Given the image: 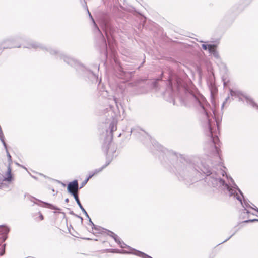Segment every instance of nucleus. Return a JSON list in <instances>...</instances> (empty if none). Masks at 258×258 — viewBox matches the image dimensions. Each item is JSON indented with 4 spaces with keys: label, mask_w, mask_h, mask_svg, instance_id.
<instances>
[{
    "label": "nucleus",
    "mask_w": 258,
    "mask_h": 258,
    "mask_svg": "<svg viewBox=\"0 0 258 258\" xmlns=\"http://www.w3.org/2000/svg\"><path fill=\"white\" fill-rule=\"evenodd\" d=\"M208 126L210 132L213 142L211 143V150L214 152L215 163V165L218 166L219 168L218 171L211 170L209 168L203 166L201 169V171L206 175V181L209 186L216 188L220 191L228 194L229 196L233 197L238 200L244 208L247 213H250L247 209L248 207L254 209L244 200L242 202L243 196L240 190L237 188L232 178L229 177L226 173V168L222 165V160L220 154V150L217 146L218 141L217 134H214V130L211 122L208 119Z\"/></svg>",
    "instance_id": "1"
},
{
    "label": "nucleus",
    "mask_w": 258,
    "mask_h": 258,
    "mask_svg": "<svg viewBox=\"0 0 258 258\" xmlns=\"http://www.w3.org/2000/svg\"><path fill=\"white\" fill-rule=\"evenodd\" d=\"M202 47L204 50H208L210 53L212 54L215 57L218 58L219 55L216 50V46L214 45L202 44Z\"/></svg>",
    "instance_id": "3"
},
{
    "label": "nucleus",
    "mask_w": 258,
    "mask_h": 258,
    "mask_svg": "<svg viewBox=\"0 0 258 258\" xmlns=\"http://www.w3.org/2000/svg\"><path fill=\"white\" fill-rule=\"evenodd\" d=\"M236 98H238L240 101H245L248 105L258 111V105L246 93L236 90Z\"/></svg>",
    "instance_id": "2"
},
{
    "label": "nucleus",
    "mask_w": 258,
    "mask_h": 258,
    "mask_svg": "<svg viewBox=\"0 0 258 258\" xmlns=\"http://www.w3.org/2000/svg\"><path fill=\"white\" fill-rule=\"evenodd\" d=\"M257 211L258 212V210H257Z\"/></svg>",
    "instance_id": "30"
},
{
    "label": "nucleus",
    "mask_w": 258,
    "mask_h": 258,
    "mask_svg": "<svg viewBox=\"0 0 258 258\" xmlns=\"http://www.w3.org/2000/svg\"><path fill=\"white\" fill-rule=\"evenodd\" d=\"M87 183H85V180L82 183V185L80 188H82L85 184H86Z\"/></svg>",
    "instance_id": "22"
},
{
    "label": "nucleus",
    "mask_w": 258,
    "mask_h": 258,
    "mask_svg": "<svg viewBox=\"0 0 258 258\" xmlns=\"http://www.w3.org/2000/svg\"><path fill=\"white\" fill-rule=\"evenodd\" d=\"M88 14H89V16L90 18L91 19V20H92V21H93V23H94V25H95V26L96 27L98 31H99V30L98 28V27H97V26L96 25L95 22V21H94V19H93V17H92V16L91 14L89 13V12L88 11Z\"/></svg>",
    "instance_id": "17"
},
{
    "label": "nucleus",
    "mask_w": 258,
    "mask_h": 258,
    "mask_svg": "<svg viewBox=\"0 0 258 258\" xmlns=\"http://www.w3.org/2000/svg\"><path fill=\"white\" fill-rule=\"evenodd\" d=\"M3 185V183H1V186H2Z\"/></svg>",
    "instance_id": "25"
},
{
    "label": "nucleus",
    "mask_w": 258,
    "mask_h": 258,
    "mask_svg": "<svg viewBox=\"0 0 258 258\" xmlns=\"http://www.w3.org/2000/svg\"><path fill=\"white\" fill-rule=\"evenodd\" d=\"M5 148L6 149V152H7V156H8V159H9V164L10 163V164H11L12 163V161H11V156L10 155V154H9V153L8 152L7 149V146L6 145V147L5 146V145L3 144Z\"/></svg>",
    "instance_id": "12"
},
{
    "label": "nucleus",
    "mask_w": 258,
    "mask_h": 258,
    "mask_svg": "<svg viewBox=\"0 0 258 258\" xmlns=\"http://www.w3.org/2000/svg\"><path fill=\"white\" fill-rule=\"evenodd\" d=\"M109 235H110V236H111L112 238H113V239L115 240V241L119 244V245L121 247H122V248L125 247V244L124 243L121 242V241L120 240L119 238L118 237L117 235H116L115 234L113 233L112 232L109 231Z\"/></svg>",
    "instance_id": "7"
},
{
    "label": "nucleus",
    "mask_w": 258,
    "mask_h": 258,
    "mask_svg": "<svg viewBox=\"0 0 258 258\" xmlns=\"http://www.w3.org/2000/svg\"><path fill=\"white\" fill-rule=\"evenodd\" d=\"M205 113H206V115L207 117H208V114H207V112H205Z\"/></svg>",
    "instance_id": "23"
},
{
    "label": "nucleus",
    "mask_w": 258,
    "mask_h": 258,
    "mask_svg": "<svg viewBox=\"0 0 258 258\" xmlns=\"http://www.w3.org/2000/svg\"><path fill=\"white\" fill-rule=\"evenodd\" d=\"M230 98V97L229 96H228L225 99V101L223 102V105H222V107H223L226 104V102H227V101L228 100V99Z\"/></svg>",
    "instance_id": "19"
},
{
    "label": "nucleus",
    "mask_w": 258,
    "mask_h": 258,
    "mask_svg": "<svg viewBox=\"0 0 258 258\" xmlns=\"http://www.w3.org/2000/svg\"><path fill=\"white\" fill-rule=\"evenodd\" d=\"M90 224L92 227V231L94 233H104L106 231L105 229L101 227L100 226L94 225L90 219Z\"/></svg>",
    "instance_id": "6"
},
{
    "label": "nucleus",
    "mask_w": 258,
    "mask_h": 258,
    "mask_svg": "<svg viewBox=\"0 0 258 258\" xmlns=\"http://www.w3.org/2000/svg\"><path fill=\"white\" fill-rule=\"evenodd\" d=\"M39 214H40L39 217L40 218V219L42 220L43 219V217L41 213H39Z\"/></svg>",
    "instance_id": "21"
},
{
    "label": "nucleus",
    "mask_w": 258,
    "mask_h": 258,
    "mask_svg": "<svg viewBox=\"0 0 258 258\" xmlns=\"http://www.w3.org/2000/svg\"><path fill=\"white\" fill-rule=\"evenodd\" d=\"M13 179L14 178L12 173V170L10 163L8 167L7 171L3 175V181H6L8 183H11L13 181Z\"/></svg>",
    "instance_id": "5"
},
{
    "label": "nucleus",
    "mask_w": 258,
    "mask_h": 258,
    "mask_svg": "<svg viewBox=\"0 0 258 258\" xmlns=\"http://www.w3.org/2000/svg\"><path fill=\"white\" fill-rule=\"evenodd\" d=\"M71 195L74 196L77 203H79V202H80L79 198H78V192H75V194H72Z\"/></svg>",
    "instance_id": "16"
},
{
    "label": "nucleus",
    "mask_w": 258,
    "mask_h": 258,
    "mask_svg": "<svg viewBox=\"0 0 258 258\" xmlns=\"http://www.w3.org/2000/svg\"><path fill=\"white\" fill-rule=\"evenodd\" d=\"M67 189L68 192L71 194L78 192L79 189L78 181L74 180L70 182L68 184Z\"/></svg>",
    "instance_id": "4"
},
{
    "label": "nucleus",
    "mask_w": 258,
    "mask_h": 258,
    "mask_svg": "<svg viewBox=\"0 0 258 258\" xmlns=\"http://www.w3.org/2000/svg\"><path fill=\"white\" fill-rule=\"evenodd\" d=\"M25 47L28 48H36L38 47V45L37 44H36V43H34L33 44H30L29 46Z\"/></svg>",
    "instance_id": "13"
},
{
    "label": "nucleus",
    "mask_w": 258,
    "mask_h": 258,
    "mask_svg": "<svg viewBox=\"0 0 258 258\" xmlns=\"http://www.w3.org/2000/svg\"><path fill=\"white\" fill-rule=\"evenodd\" d=\"M257 221V220H256V219H252V220H246L244 222L247 223V222H253V221Z\"/></svg>",
    "instance_id": "20"
},
{
    "label": "nucleus",
    "mask_w": 258,
    "mask_h": 258,
    "mask_svg": "<svg viewBox=\"0 0 258 258\" xmlns=\"http://www.w3.org/2000/svg\"><path fill=\"white\" fill-rule=\"evenodd\" d=\"M77 204L78 205V206H79L80 208L81 209V210L82 211V212L85 214V215L88 217V215L87 213V212L86 211V210H85V209L83 207V206H82L80 202H79V203H77Z\"/></svg>",
    "instance_id": "11"
},
{
    "label": "nucleus",
    "mask_w": 258,
    "mask_h": 258,
    "mask_svg": "<svg viewBox=\"0 0 258 258\" xmlns=\"http://www.w3.org/2000/svg\"><path fill=\"white\" fill-rule=\"evenodd\" d=\"M132 253L142 258H152L151 256L147 255V254L138 250H134Z\"/></svg>",
    "instance_id": "8"
},
{
    "label": "nucleus",
    "mask_w": 258,
    "mask_h": 258,
    "mask_svg": "<svg viewBox=\"0 0 258 258\" xmlns=\"http://www.w3.org/2000/svg\"><path fill=\"white\" fill-rule=\"evenodd\" d=\"M69 201L68 199H66V202H68Z\"/></svg>",
    "instance_id": "24"
},
{
    "label": "nucleus",
    "mask_w": 258,
    "mask_h": 258,
    "mask_svg": "<svg viewBox=\"0 0 258 258\" xmlns=\"http://www.w3.org/2000/svg\"><path fill=\"white\" fill-rule=\"evenodd\" d=\"M88 219H89V220H90V219L91 220V219L90 218V217H89V216H88ZM89 225H90V223H89Z\"/></svg>",
    "instance_id": "26"
},
{
    "label": "nucleus",
    "mask_w": 258,
    "mask_h": 258,
    "mask_svg": "<svg viewBox=\"0 0 258 258\" xmlns=\"http://www.w3.org/2000/svg\"><path fill=\"white\" fill-rule=\"evenodd\" d=\"M64 60L71 65H72L74 61L72 58L67 56L64 58Z\"/></svg>",
    "instance_id": "10"
},
{
    "label": "nucleus",
    "mask_w": 258,
    "mask_h": 258,
    "mask_svg": "<svg viewBox=\"0 0 258 258\" xmlns=\"http://www.w3.org/2000/svg\"><path fill=\"white\" fill-rule=\"evenodd\" d=\"M105 167H102V168H100V169H96L93 172V173L94 174V175L99 173V172H100L103 169V168H104Z\"/></svg>",
    "instance_id": "15"
},
{
    "label": "nucleus",
    "mask_w": 258,
    "mask_h": 258,
    "mask_svg": "<svg viewBox=\"0 0 258 258\" xmlns=\"http://www.w3.org/2000/svg\"><path fill=\"white\" fill-rule=\"evenodd\" d=\"M94 175V174H93V172L90 173L88 178L85 180V183H87L88 182V181L89 180V179L90 178H92Z\"/></svg>",
    "instance_id": "18"
},
{
    "label": "nucleus",
    "mask_w": 258,
    "mask_h": 258,
    "mask_svg": "<svg viewBox=\"0 0 258 258\" xmlns=\"http://www.w3.org/2000/svg\"><path fill=\"white\" fill-rule=\"evenodd\" d=\"M198 102L199 103V104L201 105V102H200L199 101H198Z\"/></svg>",
    "instance_id": "28"
},
{
    "label": "nucleus",
    "mask_w": 258,
    "mask_h": 258,
    "mask_svg": "<svg viewBox=\"0 0 258 258\" xmlns=\"http://www.w3.org/2000/svg\"><path fill=\"white\" fill-rule=\"evenodd\" d=\"M201 107H202V108L204 110V108L203 106H202Z\"/></svg>",
    "instance_id": "27"
},
{
    "label": "nucleus",
    "mask_w": 258,
    "mask_h": 258,
    "mask_svg": "<svg viewBox=\"0 0 258 258\" xmlns=\"http://www.w3.org/2000/svg\"><path fill=\"white\" fill-rule=\"evenodd\" d=\"M3 252H2V253H1V255H3Z\"/></svg>",
    "instance_id": "29"
},
{
    "label": "nucleus",
    "mask_w": 258,
    "mask_h": 258,
    "mask_svg": "<svg viewBox=\"0 0 258 258\" xmlns=\"http://www.w3.org/2000/svg\"><path fill=\"white\" fill-rule=\"evenodd\" d=\"M43 203L45 205L44 206V207L48 208H50L51 209L59 210V209L58 208H57L56 207H55L50 204L47 203Z\"/></svg>",
    "instance_id": "9"
},
{
    "label": "nucleus",
    "mask_w": 258,
    "mask_h": 258,
    "mask_svg": "<svg viewBox=\"0 0 258 258\" xmlns=\"http://www.w3.org/2000/svg\"><path fill=\"white\" fill-rule=\"evenodd\" d=\"M110 128L111 132L112 133L114 131L116 130V126L115 124L114 123H112L110 125Z\"/></svg>",
    "instance_id": "14"
}]
</instances>
